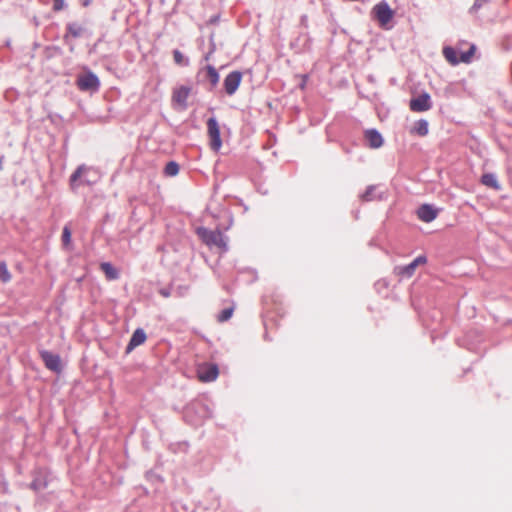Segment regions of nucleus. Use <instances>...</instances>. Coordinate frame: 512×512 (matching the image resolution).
I'll list each match as a JSON object with an SVG mask.
<instances>
[{
  "label": "nucleus",
  "instance_id": "f257e3e1",
  "mask_svg": "<svg viewBox=\"0 0 512 512\" xmlns=\"http://www.w3.org/2000/svg\"><path fill=\"white\" fill-rule=\"evenodd\" d=\"M199 239L209 248L217 247L222 253L228 251V238L223 235L219 227L215 230H210L206 227L200 226L195 230Z\"/></svg>",
  "mask_w": 512,
  "mask_h": 512
},
{
  "label": "nucleus",
  "instance_id": "f03ea898",
  "mask_svg": "<svg viewBox=\"0 0 512 512\" xmlns=\"http://www.w3.org/2000/svg\"><path fill=\"white\" fill-rule=\"evenodd\" d=\"M98 181L96 171L85 164L79 165L69 178V187L76 192L80 186H92Z\"/></svg>",
  "mask_w": 512,
  "mask_h": 512
},
{
  "label": "nucleus",
  "instance_id": "7ed1b4c3",
  "mask_svg": "<svg viewBox=\"0 0 512 512\" xmlns=\"http://www.w3.org/2000/svg\"><path fill=\"white\" fill-rule=\"evenodd\" d=\"M212 411L209 406L201 400H193L186 405L184 409V417L189 422L197 424L203 420L210 418Z\"/></svg>",
  "mask_w": 512,
  "mask_h": 512
},
{
  "label": "nucleus",
  "instance_id": "20e7f679",
  "mask_svg": "<svg viewBox=\"0 0 512 512\" xmlns=\"http://www.w3.org/2000/svg\"><path fill=\"white\" fill-rule=\"evenodd\" d=\"M394 14V10L389 6L386 0L380 1L371 10V17L374 20H377L379 25L383 28H387V25L393 19Z\"/></svg>",
  "mask_w": 512,
  "mask_h": 512
},
{
  "label": "nucleus",
  "instance_id": "39448f33",
  "mask_svg": "<svg viewBox=\"0 0 512 512\" xmlns=\"http://www.w3.org/2000/svg\"><path fill=\"white\" fill-rule=\"evenodd\" d=\"M76 85L80 91L95 93L100 89V80L95 73L89 70L78 75Z\"/></svg>",
  "mask_w": 512,
  "mask_h": 512
},
{
  "label": "nucleus",
  "instance_id": "423d86ee",
  "mask_svg": "<svg viewBox=\"0 0 512 512\" xmlns=\"http://www.w3.org/2000/svg\"><path fill=\"white\" fill-rule=\"evenodd\" d=\"M91 31L84 25L77 21H71L66 23L65 32L63 34V40L66 44L72 40L79 39L81 37L90 35Z\"/></svg>",
  "mask_w": 512,
  "mask_h": 512
},
{
  "label": "nucleus",
  "instance_id": "0eeeda50",
  "mask_svg": "<svg viewBox=\"0 0 512 512\" xmlns=\"http://www.w3.org/2000/svg\"><path fill=\"white\" fill-rule=\"evenodd\" d=\"M32 481L29 484V488L34 492L38 493L48 487L49 484V472L47 469L38 467L35 468L32 473Z\"/></svg>",
  "mask_w": 512,
  "mask_h": 512
},
{
  "label": "nucleus",
  "instance_id": "6e6552de",
  "mask_svg": "<svg viewBox=\"0 0 512 512\" xmlns=\"http://www.w3.org/2000/svg\"><path fill=\"white\" fill-rule=\"evenodd\" d=\"M208 136L210 138V148L214 152H218L222 147L220 126L215 117L207 120Z\"/></svg>",
  "mask_w": 512,
  "mask_h": 512
},
{
  "label": "nucleus",
  "instance_id": "1a4fd4ad",
  "mask_svg": "<svg viewBox=\"0 0 512 512\" xmlns=\"http://www.w3.org/2000/svg\"><path fill=\"white\" fill-rule=\"evenodd\" d=\"M39 356L48 370L55 373H60L62 371L61 358L59 354L41 349L39 350Z\"/></svg>",
  "mask_w": 512,
  "mask_h": 512
},
{
  "label": "nucleus",
  "instance_id": "9d476101",
  "mask_svg": "<svg viewBox=\"0 0 512 512\" xmlns=\"http://www.w3.org/2000/svg\"><path fill=\"white\" fill-rule=\"evenodd\" d=\"M219 375V367L216 363H203L198 366L197 376L204 383L212 382Z\"/></svg>",
  "mask_w": 512,
  "mask_h": 512
},
{
  "label": "nucleus",
  "instance_id": "9b49d317",
  "mask_svg": "<svg viewBox=\"0 0 512 512\" xmlns=\"http://www.w3.org/2000/svg\"><path fill=\"white\" fill-rule=\"evenodd\" d=\"M427 262V257L425 255H419L416 257L411 263L403 266H396L394 272L396 275L402 278H410L414 273L416 268Z\"/></svg>",
  "mask_w": 512,
  "mask_h": 512
},
{
  "label": "nucleus",
  "instance_id": "f8f14e48",
  "mask_svg": "<svg viewBox=\"0 0 512 512\" xmlns=\"http://www.w3.org/2000/svg\"><path fill=\"white\" fill-rule=\"evenodd\" d=\"M242 72L235 70L230 72L223 81L224 91L227 95L232 96L238 90L242 81Z\"/></svg>",
  "mask_w": 512,
  "mask_h": 512
},
{
  "label": "nucleus",
  "instance_id": "ddd939ff",
  "mask_svg": "<svg viewBox=\"0 0 512 512\" xmlns=\"http://www.w3.org/2000/svg\"><path fill=\"white\" fill-rule=\"evenodd\" d=\"M409 107L414 112H424L432 107L431 96L427 92H423L417 97L410 100Z\"/></svg>",
  "mask_w": 512,
  "mask_h": 512
},
{
  "label": "nucleus",
  "instance_id": "4468645a",
  "mask_svg": "<svg viewBox=\"0 0 512 512\" xmlns=\"http://www.w3.org/2000/svg\"><path fill=\"white\" fill-rule=\"evenodd\" d=\"M191 93V87L182 85L173 89L172 101L181 106L182 109L187 108V99Z\"/></svg>",
  "mask_w": 512,
  "mask_h": 512
},
{
  "label": "nucleus",
  "instance_id": "2eb2a0df",
  "mask_svg": "<svg viewBox=\"0 0 512 512\" xmlns=\"http://www.w3.org/2000/svg\"><path fill=\"white\" fill-rule=\"evenodd\" d=\"M417 217L426 223L432 222L438 215V210L431 204H422L417 209Z\"/></svg>",
  "mask_w": 512,
  "mask_h": 512
},
{
  "label": "nucleus",
  "instance_id": "dca6fc26",
  "mask_svg": "<svg viewBox=\"0 0 512 512\" xmlns=\"http://www.w3.org/2000/svg\"><path fill=\"white\" fill-rule=\"evenodd\" d=\"M379 185H369L366 190L360 195V199L363 202L381 201L386 198L384 192H379Z\"/></svg>",
  "mask_w": 512,
  "mask_h": 512
},
{
  "label": "nucleus",
  "instance_id": "f3484780",
  "mask_svg": "<svg viewBox=\"0 0 512 512\" xmlns=\"http://www.w3.org/2000/svg\"><path fill=\"white\" fill-rule=\"evenodd\" d=\"M204 70H205V78L209 82L208 90L213 91L219 83V79H220L219 72L213 65L208 64L204 69L199 70L198 75H200Z\"/></svg>",
  "mask_w": 512,
  "mask_h": 512
},
{
  "label": "nucleus",
  "instance_id": "a211bd4d",
  "mask_svg": "<svg viewBox=\"0 0 512 512\" xmlns=\"http://www.w3.org/2000/svg\"><path fill=\"white\" fill-rule=\"evenodd\" d=\"M147 339V335H146V332L144 331V329L142 328H137L130 340H129V343L128 345L126 346V350H125V353L126 354H129L130 352H132L137 346L143 344Z\"/></svg>",
  "mask_w": 512,
  "mask_h": 512
},
{
  "label": "nucleus",
  "instance_id": "6ab92c4d",
  "mask_svg": "<svg viewBox=\"0 0 512 512\" xmlns=\"http://www.w3.org/2000/svg\"><path fill=\"white\" fill-rule=\"evenodd\" d=\"M364 136L370 148L377 149L383 145V137L377 129H367Z\"/></svg>",
  "mask_w": 512,
  "mask_h": 512
},
{
  "label": "nucleus",
  "instance_id": "aec40b11",
  "mask_svg": "<svg viewBox=\"0 0 512 512\" xmlns=\"http://www.w3.org/2000/svg\"><path fill=\"white\" fill-rule=\"evenodd\" d=\"M100 269L105 274L107 280H116L120 276L119 271L110 262H102Z\"/></svg>",
  "mask_w": 512,
  "mask_h": 512
},
{
  "label": "nucleus",
  "instance_id": "412c9836",
  "mask_svg": "<svg viewBox=\"0 0 512 512\" xmlns=\"http://www.w3.org/2000/svg\"><path fill=\"white\" fill-rule=\"evenodd\" d=\"M480 182L490 188H493L496 191L501 190V186L497 180V177L494 173H484L481 176Z\"/></svg>",
  "mask_w": 512,
  "mask_h": 512
},
{
  "label": "nucleus",
  "instance_id": "4be33fe9",
  "mask_svg": "<svg viewBox=\"0 0 512 512\" xmlns=\"http://www.w3.org/2000/svg\"><path fill=\"white\" fill-rule=\"evenodd\" d=\"M310 37L308 33H301L294 42L291 43L292 47L300 46L299 51H304L310 49Z\"/></svg>",
  "mask_w": 512,
  "mask_h": 512
},
{
  "label": "nucleus",
  "instance_id": "5701e85b",
  "mask_svg": "<svg viewBox=\"0 0 512 512\" xmlns=\"http://www.w3.org/2000/svg\"><path fill=\"white\" fill-rule=\"evenodd\" d=\"M172 55L175 65L179 67H188L190 65L189 58L185 56L180 50L174 49L172 51Z\"/></svg>",
  "mask_w": 512,
  "mask_h": 512
},
{
  "label": "nucleus",
  "instance_id": "b1692460",
  "mask_svg": "<svg viewBox=\"0 0 512 512\" xmlns=\"http://www.w3.org/2000/svg\"><path fill=\"white\" fill-rule=\"evenodd\" d=\"M429 132V124L425 119H420L415 122V125L412 129V133H415L419 136H426Z\"/></svg>",
  "mask_w": 512,
  "mask_h": 512
},
{
  "label": "nucleus",
  "instance_id": "393cba45",
  "mask_svg": "<svg viewBox=\"0 0 512 512\" xmlns=\"http://www.w3.org/2000/svg\"><path fill=\"white\" fill-rule=\"evenodd\" d=\"M443 55L446 58V60L452 65H457L460 63L456 50L451 46H445L443 48Z\"/></svg>",
  "mask_w": 512,
  "mask_h": 512
},
{
  "label": "nucleus",
  "instance_id": "a878e982",
  "mask_svg": "<svg viewBox=\"0 0 512 512\" xmlns=\"http://www.w3.org/2000/svg\"><path fill=\"white\" fill-rule=\"evenodd\" d=\"M180 165L176 161H169L164 167V175L174 177L179 173Z\"/></svg>",
  "mask_w": 512,
  "mask_h": 512
},
{
  "label": "nucleus",
  "instance_id": "bb28decb",
  "mask_svg": "<svg viewBox=\"0 0 512 512\" xmlns=\"http://www.w3.org/2000/svg\"><path fill=\"white\" fill-rule=\"evenodd\" d=\"M12 276L7 268V264L5 261L0 262V281L2 283H8L11 280Z\"/></svg>",
  "mask_w": 512,
  "mask_h": 512
},
{
  "label": "nucleus",
  "instance_id": "cd10ccee",
  "mask_svg": "<svg viewBox=\"0 0 512 512\" xmlns=\"http://www.w3.org/2000/svg\"><path fill=\"white\" fill-rule=\"evenodd\" d=\"M71 235H72V232H71V229L68 225H65L64 228H63V231H62V236H61V240H62V245L64 248H69L70 244H71Z\"/></svg>",
  "mask_w": 512,
  "mask_h": 512
},
{
  "label": "nucleus",
  "instance_id": "c85d7f7f",
  "mask_svg": "<svg viewBox=\"0 0 512 512\" xmlns=\"http://www.w3.org/2000/svg\"><path fill=\"white\" fill-rule=\"evenodd\" d=\"M475 51H476V46L474 44H472L467 51L460 53V57H459L460 62L470 63Z\"/></svg>",
  "mask_w": 512,
  "mask_h": 512
},
{
  "label": "nucleus",
  "instance_id": "c756f323",
  "mask_svg": "<svg viewBox=\"0 0 512 512\" xmlns=\"http://www.w3.org/2000/svg\"><path fill=\"white\" fill-rule=\"evenodd\" d=\"M234 312V306H230L228 308L223 309L218 315H217V321L222 323L228 321Z\"/></svg>",
  "mask_w": 512,
  "mask_h": 512
},
{
  "label": "nucleus",
  "instance_id": "7c9ffc66",
  "mask_svg": "<svg viewBox=\"0 0 512 512\" xmlns=\"http://www.w3.org/2000/svg\"><path fill=\"white\" fill-rule=\"evenodd\" d=\"M188 449H189V443L186 441L170 444V450L175 453L178 451L187 452Z\"/></svg>",
  "mask_w": 512,
  "mask_h": 512
},
{
  "label": "nucleus",
  "instance_id": "2f4dec72",
  "mask_svg": "<svg viewBox=\"0 0 512 512\" xmlns=\"http://www.w3.org/2000/svg\"><path fill=\"white\" fill-rule=\"evenodd\" d=\"M491 0H475L469 9L470 14H476L484 4L489 3Z\"/></svg>",
  "mask_w": 512,
  "mask_h": 512
},
{
  "label": "nucleus",
  "instance_id": "473e14b6",
  "mask_svg": "<svg viewBox=\"0 0 512 512\" xmlns=\"http://www.w3.org/2000/svg\"><path fill=\"white\" fill-rule=\"evenodd\" d=\"M53 6H52V10L54 12H59V11H62L64 10L67 5L65 3V0H53Z\"/></svg>",
  "mask_w": 512,
  "mask_h": 512
},
{
  "label": "nucleus",
  "instance_id": "72a5a7b5",
  "mask_svg": "<svg viewBox=\"0 0 512 512\" xmlns=\"http://www.w3.org/2000/svg\"><path fill=\"white\" fill-rule=\"evenodd\" d=\"M212 53H215L216 51V43H215V33L212 32L209 36V50Z\"/></svg>",
  "mask_w": 512,
  "mask_h": 512
},
{
  "label": "nucleus",
  "instance_id": "f704fd0d",
  "mask_svg": "<svg viewBox=\"0 0 512 512\" xmlns=\"http://www.w3.org/2000/svg\"><path fill=\"white\" fill-rule=\"evenodd\" d=\"M172 288L171 287H163L159 289L158 293L164 298H168L171 295Z\"/></svg>",
  "mask_w": 512,
  "mask_h": 512
},
{
  "label": "nucleus",
  "instance_id": "c9c22d12",
  "mask_svg": "<svg viewBox=\"0 0 512 512\" xmlns=\"http://www.w3.org/2000/svg\"><path fill=\"white\" fill-rule=\"evenodd\" d=\"M219 19H220V15L219 14H216V15H213L209 18V20L207 21V24L208 25H215L219 22Z\"/></svg>",
  "mask_w": 512,
  "mask_h": 512
},
{
  "label": "nucleus",
  "instance_id": "e433bc0d",
  "mask_svg": "<svg viewBox=\"0 0 512 512\" xmlns=\"http://www.w3.org/2000/svg\"><path fill=\"white\" fill-rule=\"evenodd\" d=\"M308 75L307 74H303L301 75V83L299 84V88L300 89H304L306 87V84H307V81H308Z\"/></svg>",
  "mask_w": 512,
  "mask_h": 512
},
{
  "label": "nucleus",
  "instance_id": "4c0bfd02",
  "mask_svg": "<svg viewBox=\"0 0 512 512\" xmlns=\"http://www.w3.org/2000/svg\"><path fill=\"white\" fill-rule=\"evenodd\" d=\"M93 1L94 0H78L79 4L84 8L89 7Z\"/></svg>",
  "mask_w": 512,
  "mask_h": 512
},
{
  "label": "nucleus",
  "instance_id": "58836bf2",
  "mask_svg": "<svg viewBox=\"0 0 512 512\" xmlns=\"http://www.w3.org/2000/svg\"><path fill=\"white\" fill-rule=\"evenodd\" d=\"M98 46L99 44L97 42H95L88 50V53L89 54H96L97 51H98Z\"/></svg>",
  "mask_w": 512,
  "mask_h": 512
},
{
  "label": "nucleus",
  "instance_id": "ea45409f",
  "mask_svg": "<svg viewBox=\"0 0 512 512\" xmlns=\"http://www.w3.org/2000/svg\"><path fill=\"white\" fill-rule=\"evenodd\" d=\"M213 54H214V53H212L211 51H207V52L204 54V56H203V60H204V61H206V62L210 61V59H211V57H212V55H213Z\"/></svg>",
  "mask_w": 512,
  "mask_h": 512
},
{
  "label": "nucleus",
  "instance_id": "a19ab883",
  "mask_svg": "<svg viewBox=\"0 0 512 512\" xmlns=\"http://www.w3.org/2000/svg\"><path fill=\"white\" fill-rule=\"evenodd\" d=\"M307 21H308L307 16H306V15H303V16L301 17V24H302L304 27H307Z\"/></svg>",
  "mask_w": 512,
  "mask_h": 512
},
{
  "label": "nucleus",
  "instance_id": "79ce46f5",
  "mask_svg": "<svg viewBox=\"0 0 512 512\" xmlns=\"http://www.w3.org/2000/svg\"><path fill=\"white\" fill-rule=\"evenodd\" d=\"M146 477H147V479H153V477H157V478H159L158 476H155V475H154V473H153V472H151V471H148V472L146 473Z\"/></svg>",
  "mask_w": 512,
  "mask_h": 512
},
{
  "label": "nucleus",
  "instance_id": "37998d69",
  "mask_svg": "<svg viewBox=\"0 0 512 512\" xmlns=\"http://www.w3.org/2000/svg\"><path fill=\"white\" fill-rule=\"evenodd\" d=\"M105 40V34H102L97 40L96 42L100 45V43H102L103 41Z\"/></svg>",
  "mask_w": 512,
  "mask_h": 512
},
{
  "label": "nucleus",
  "instance_id": "c03bdc74",
  "mask_svg": "<svg viewBox=\"0 0 512 512\" xmlns=\"http://www.w3.org/2000/svg\"><path fill=\"white\" fill-rule=\"evenodd\" d=\"M264 339H265L266 341H271V338L269 337V334H268V332H267V331L264 333Z\"/></svg>",
  "mask_w": 512,
  "mask_h": 512
},
{
  "label": "nucleus",
  "instance_id": "a18cd8bd",
  "mask_svg": "<svg viewBox=\"0 0 512 512\" xmlns=\"http://www.w3.org/2000/svg\"><path fill=\"white\" fill-rule=\"evenodd\" d=\"M470 370H471V368H470V367H469V368H467V369H465V370L463 371V373H462V376H461V377H463V376H464L467 372H469Z\"/></svg>",
  "mask_w": 512,
  "mask_h": 512
},
{
  "label": "nucleus",
  "instance_id": "49530a36",
  "mask_svg": "<svg viewBox=\"0 0 512 512\" xmlns=\"http://www.w3.org/2000/svg\"><path fill=\"white\" fill-rule=\"evenodd\" d=\"M136 215V212L135 210L132 211V216H135Z\"/></svg>",
  "mask_w": 512,
  "mask_h": 512
}]
</instances>
